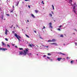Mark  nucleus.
<instances>
[{"label": "nucleus", "mask_w": 77, "mask_h": 77, "mask_svg": "<svg viewBox=\"0 0 77 77\" xmlns=\"http://www.w3.org/2000/svg\"><path fill=\"white\" fill-rule=\"evenodd\" d=\"M40 47H41V46Z\"/></svg>", "instance_id": "nucleus-60"}, {"label": "nucleus", "mask_w": 77, "mask_h": 77, "mask_svg": "<svg viewBox=\"0 0 77 77\" xmlns=\"http://www.w3.org/2000/svg\"><path fill=\"white\" fill-rule=\"evenodd\" d=\"M27 22H29V20H27Z\"/></svg>", "instance_id": "nucleus-49"}, {"label": "nucleus", "mask_w": 77, "mask_h": 77, "mask_svg": "<svg viewBox=\"0 0 77 77\" xmlns=\"http://www.w3.org/2000/svg\"><path fill=\"white\" fill-rule=\"evenodd\" d=\"M56 41V40H55V39H52V42H55V41Z\"/></svg>", "instance_id": "nucleus-9"}, {"label": "nucleus", "mask_w": 77, "mask_h": 77, "mask_svg": "<svg viewBox=\"0 0 77 77\" xmlns=\"http://www.w3.org/2000/svg\"><path fill=\"white\" fill-rule=\"evenodd\" d=\"M14 36H15V37H16L18 39L19 41H20V38H21V37H20V36H19L18 35H17V34L15 33L14 34Z\"/></svg>", "instance_id": "nucleus-2"}, {"label": "nucleus", "mask_w": 77, "mask_h": 77, "mask_svg": "<svg viewBox=\"0 0 77 77\" xmlns=\"http://www.w3.org/2000/svg\"><path fill=\"white\" fill-rule=\"evenodd\" d=\"M64 59H65V58H64Z\"/></svg>", "instance_id": "nucleus-62"}, {"label": "nucleus", "mask_w": 77, "mask_h": 77, "mask_svg": "<svg viewBox=\"0 0 77 77\" xmlns=\"http://www.w3.org/2000/svg\"><path fill=\"white\" fill-rule=\"evenodd\" d=\"M49 27L50 28H51V29H52V28H53V27L52 26H51L52 23H49Z\"/></svg>", "instance_id": "nucleus-4"}, {"label": "nucleus", "mask_w": 77, "mask_h": 77, "mask_svg": "<svg viewBox=\"0 0 77 77\" xmlns=\"http://www.w3.org/2000/svg\"><path fill=\"white\" fill-rule=\"evenodd\" d=\"M37 56H38V54H37Z\"/></svg>", "instance_id": "nucleus-57"}, {"label": "nucleus", "mask_w": 77, "mask_h": 77, "mask_svg": "<svg viewBox=\"0 0 77 77\" xmlns=\"http://www.w3.org/2000/svg\"><path fill=\"white\" fill-rule=\"evenodd\" d=\"M45 47H47V48H48V46H45Z\"/></svg>", "instance_id": "nucleus-44"}, {"label": "nucleus", "mask_w": 77, "mask_h": 77, "mask_svg": "<svg viewBox=\"0 0 77 77\" xmlns=\"http://www.w3.org/2000/svg\"><path fill=\"white\" fill-rule=\"evenodd\" d=\"M32 45V46H33V47L35 46L34 45Z\"/></svg>", "instance_id": "nucleus-50"}, {"label": "nucleus", "mask_w": 77, "mask_h": 77, "mask_svg": "<svg viewBox=\"0 0 77 77\" xmlns=\"http://www.w3.org/2000/svg\"><path fill=\"white\" fill-rule=\"evenodd\" d=\"M45 29V26H43V28H42V30H43V29Z\"/></svg>", "instance_id": "nucleus-22"}, {"label": "nucleus", "mask_w": 77, "mask_h": 77, "mask_svg": "<svg viewBox=\"0 0 77 77\" xmlns=\"http://www.w3.org/2000/svg\"><path fill=\"white\" fill-rule=\"evenodd\" d=\"M51 12L53 14H54V13L53 12V11H51Z\"/></svg>", "instance_id": "nucleus-47"}, {"label": "nucleus", "mask_w": 77, "mask_h": 77, "mask_svg": "<svg viewBox=\"0 0 77 77\" xmlns=\"http://www.w3.org/2000/svg\"><path fill=\"white\" fill-rule=\"evenodd\" d=\"M12 26H13V25H12V26H11V27H10V28H12Z\"/></svg>", "instance_id": "nucleus-45"}, {"label": "nucleus", "mask_w": 77, "mask_h": 77, "mask_svg": "<svg viewBox=\"0 0 77 77\" xmlns=\"http://www.w3.org/2000/svg\"><path fill=\"white\" fill-rule=\"evenodd\" d=\"M13 8H14V6H13Z\"/></svg>", "instance_id": "nucleus-51"}, {"label": "nucleus", "mask_w": 77, "mask_h": 77, "mask_svg": "<svg viewBox=\"0 0 77 77\" xmlns=\"http://www.w3.org/2000/svg\"><path fill=\"white\" fill-rule=\"evenodd\" d=\"M75 5H76V3L75 2L74 3L73 5L71 4V5L72 6H73Z\"/></svg>", "instance_id": "nucleus-10"}, {"label": "nucleus", "mask_w": 77, "mask_h": 77, "mask_svg": "<svg viewBox=\"0 0 77 77\" xmlns=\"http://www.w3.org/2000/svg\"><path fill=\"white\" fill-rule=\"evenodd\" d=\"M15 47L16 48H17V46H15Z\"/></svg>", "instance_id": "nucleus-48"}, {"label": "nucleus", "mask_w": 77, "mask_h": 77, "mask_svg": "<svg viewBox=\"0 0 77 77\" xmlns=\"http://www.w3.org/2000/svg\"><path fill=\"white\" fill-rule=\"evenodd\" d=\"M38 12H39V11H38L37 10H35V13H36V14H37V13H38Z\"/></svg>", "instance_id": "nucleus-12"}, {"label": "nucleus", "mask_w": 77, "mask_h": 77, "mask_svg": "<svg viewBox=\"0 0 77 77\" xmlns=\"http://www.w3.org/2000/svg\"><path fill=\"white\" fill-rule=\"evenodd\" d=\"M46 56H47V55H44L43 56V57H46Z\"/></svg>", "instance_id": "nucleus-35"}, {"label": "nucleus", "mask_w": 77, "mask_h": 77, "mask_svg": "<svg viewBox=\"0 0 77 77\" xmlns=\"http://www.w3.org/2000/svg\"><path fill=\"white\" fill-rule=\"evenodd\" d=\"M7 47H9V48H10V45L8 44L7 45Z\"/></svg>", "instance_id": "nucleus-21"}, {"label": "nucleus", "mask_w": 77, "mask_h": 77, "mask_svg": "<svg viewBox=\"0 0 77 77\" xmlns=\"http://www.w3.org/2000/svg\"><path fill=\"white\" fill-rule=\"evenodd\" d=\"M73 34H74V35H75V33H73Z\"/></svg>", "instance_id": "nucleus-56"}, {"label": "nucleus", "mask_w": 77, "mask_h": 77, "mask_svg": "<svg viewBox=\"0 0 77 77\" xmlns=\"http://www.w3.org/2000/svg\"><path fill=\"white\" fill-rule=\"evenodd\" d=\"M62 25H60V26L59 27L60 28V27H62Z\"/></svg>", "instance_id": "nucleus-39"}, {"label": "nucleus", "mask_w": 77, "mask_h": 77, "mask_svg": "<svg viewBox=\"0 0 77 77\" xmlns=\"http://www.w3.org/2000/svg\"><path fill=\"white\" fill-rule=\"evenodd\" d=\"M2 44L4 46H6V45L5 44V43H4V42H2Z\"/></svg>", "instance_id": "nucleus-7"}, {"label": "nucleus", "mask_w": 77, "mask_h": 77, "mask_svg": "<svg viewBox=\"0 0 77 77\" xmlns=\"http://www.w3.org/2000/svg\"><path fill=\"white\" fill-rule=\"evenodd\" d=\"M31 15L32 17H33V18H35V16H34L33 15V14H31Z\"/></svg>", "instance_id": "nucleus-13"}, {"label": "nucleus", "mask_w": 77, "mask_h": 77, "mask_svg": "<svg viewBox=\"0 0 77 77\" xmlns=\"http://www.w3.org/2000/svg\"><path fill=\"white\" fill-rule=\"evenodd\" d=\"M27 54H28V56H30V55H31V54H31V53H27Z\"/></svg>", "instance_id": "nucleus-11"}, {"label": "nucleus", "mask_w": 77, "mask_h": 77, "mask_svg": "<svg viewBox=\"0 0 77 77\" xmlns=\"http://www.w3.org/2000/svg\"><path fill=\"white\" fill-rule=\"evenodd\" d=\"M72 2V0H69V2H70V4H71H71H72L71 3V2Z\"/></svg>", "instance_id": "nucleus-15"}, {"label": "nucleus", "mask_w": 77, "mask_h": 77, "mask_svg": "<svg viewBox=\"0 0 77 77\" xmlns=\"http://www.w3.org/2000/svg\"><path fill=\"white\" fill-rule=\"evenodd\" d=\"M6 15H7V16H9V14H6Z\"/></svg>", "instance_id": "nucleus-37"}, {"label": "nucleus", "mask_w": 77, "mask_h": 77, "mask_svg": "<svg viewBox=\"0 0 77 77\" xmlns=\"http://www.w3.org/2000/svg\"><path fill=\"white\" fill-rule=\"evenodd\" d=\"M22 3H23V4H24V2H22Z\"/></svg>", "instance_id": "nucleus-52"}, {"label": "nucleus", "mask_w": 77, "mask_h": 77, "mask_svg": "<svg viewBox=\"0 0 77 77\" xmlns=\"http://www.w3.org/2000/svg\"><path fill=\"white\" fill-rule=\"evenodd\" d=\"M57 30H59L60 31L61 30L59 28Z\"/></svg>", "instance_id": "nucleus-36"}, {"label": "nucleus", "mask_w": 77, "mask_h": 77, "mask_svg": "<svg viewBox=\"0 0 77 77\" xmlns=\"http://www.w3.org/2000/svg\"><path fill=\"white\" fill-rule=\"evenodd\" d=\"M19 50H23V48H19Z\"/></svg>", "instance_id": "nucleus-25"}, {"label": "nucleus", "mask_w": 77, "mask_h": 77, "mask_svg": "<svg viewBox=\"0 0 77 77\" xmlns=\"http://www.w3.org/2000/svg\"><path fill=\"white\" fill-rule=\"evenodd\" d=\"M5 35H7V34H8V30L7 29H6L5 30Z\"/></svg>", "instance_id": "nucleus-8"}, {"label": "nucleus", "mask_w": 77, "mask_h": 77, "mask_svg": "<svg viewBox=\"0 0 77 77\" xmlns=\"http://www.w3.org/2000/svg\"><path fill=\"white\" fill-rule=\"evenodd\" d=\"M50 44H51V45H57V43H51Z\"/></svg>", "instance_id": "nucleus-6"}, {"label": "nucleus", "mask_w": 77, "mask_h": 77, "mask_svg": "<svg viewBox=\"0 0 77 77\" xmlns=\"http://www.w3.org/2000/svg\"><path fill=\"white\" fill-rule=\"evenodd\" d=\"M24 52H23L22 51H20V54L22 55V54H23L24 56H26L27 54V51H29L27 50V49H26L25 50L23 51Z\"/></svg>", "instance_id": "nucleus-1"}, {"label": "nucleus", "mask_w": 77, "mask_h": 77, "mask_svg": "<svg viewBox=\"0 0 77 77\" xmlns=\"http://www.w3.org/2000/svg\"><path fill=\"white\" fill-rule=\"evenodd\" d=\"M68 58H69V57H66V58H67V59H68Z\"/></svg>", "instance_id": "nucleus-54"}, {"label": "nucleus", "mask_w": 77, "mask_h": 77, "mask_svg": "<svg viewBox=\"0 0 77 77\" xmlns=\"http://www.w3.org/2000/svg\"><path fill=\"white\" fill-rule=\"evenodd\" d=\"M75 45H77V43H75Z\"/></svg>", "instance_id": "nucleus-40"}, {"label": "nucleus", "mask_w": 77, "mask_h": 77, "mask_svg": "<svg viewBox=\"0 0 77 77\" xmlns=\"http://www.w3.org/2000/svg\"><path fill=\"white\" fill-rule=\"evenodd\" d=\"M34 32L36 33V31H34Z\"/></svg>", "instance_id": "nucleus-42"}, {"label": "nucleus", "mask_w": 77, "mask_h": 77, "mask_svg": "<svg viewBox=\"0 0 77 77\" xmlns=\"http://www.w3.org/2000/svg\"><path fill=\"white\" fill-rule=\"evenodd\" d=\"M37 47H38V46H37Z\"/></svg>", "instance_id": "nucleus-64"}, {"label": "nucleus", "mask_w": 77, "mask_h": 77, "mask_svg": "<svg viewBox=\"0 0 77 77\" xmlns=\"http://www.w3.org/2000/svg\"><path fill=\"white\" fill-rule=\"evenodd\" d=\"M52 7L53 8V10H54V6H53V5H52Z\"/></svg>", "instance_id": "nucleus-23"}, {"label": "nucleus", "mask_w": 77, "mask_h": 77, "mask_svg": "<svg viewBox=\"0 0 77 77\" xmlns=\"http://www.w3.org/2000/svg\"><path fill=\"white\" fill-rule=\"evenodd\" d=\"M15 27H14V29H15Z\"/></svg>", "instance_id": "nucleus-55"}, {"label": "nucleus", "mask_w": 77, "mask_h": 77, "mask_svg": "<svg viewBox=\"0 0 77 77\" xmlns=\"http://www.w3.org/2000/svg\"><path fill=\"white\" fill-rule=\"evenodd\" d=\"M39 38H40V39H43L42 38V37H41V36H40Z\"/></svg>", "instance_id": "nucleus-33"}, {"label": "nucleus", "mask_w": 77, "mask_h": 77, "mask_svg": "<svg viewBox=\"0 0 77 77\" xmlns=\"http://www.w3.org/2000/svg\"><path fill=\"white\" fill-rule=\"evenodd\" d=\"M64 45H65V44H64Z\"/></svg>", "instance_id": "nucleus-61"}, {"label": "nucleus", "mask_w": 77, "mask_h": 77, "mask_svg": "<svg viewBox=\"0 0 77 77\" xmlns=\"http://www.w3.org/2000/svg\"><path fill=\"white\" fill-rule=\"evenodd\" d=\"M14 10H11V11H10V12L11 13H12V12H14Z\"/></svg>", "instance_id": "nucleus-19"}, {"label": "nucleus", "mask_w": 77, "mask_h": 77, "mask_svg": "<svg viewBox=\"0 0 77 77\" xmlns=\"http://www.w3.org/2000/svg\"><path fill=\"white\" fill-rule=\"evenodd\" d=\"M75 30H76V31H77V30L75 29Z\"/></svg>", "instance_id": "nucleus-58"}, {"label": "nucleus", "mask_w": 77, "mask_h": 77, "mask_svg": "<svg viewBox=\"0 0 77 77\" xmlns=\"http://www.w3.org/2000/svg\"><path fill=\"white\" fill-rule=\"evenodd\" d=\"M60 37H62V38H63V35H60Z\"/></svg>", "instance_id": "nucleus-18"}, {"label": "nucleus", "mask_w": 77, "mask_h": 77, "mask_svg": "<svg viewBox=\"0 0 77 77\" xmlns=\"http://www.w3.org/2000/svg\"><path fill=\"white\" fill-rule=\"evenodd\" d=\"M12 33H15V32L14 31H12Z\"/></svg>", "instance_id": "nucleus-43"}, {"label": "nucleus", "mask_w": 77, "mask_h": 77, "mask_svg": "<svg viewBox=\"0 0 77 77\" xmlns=\"http://www.w3.org/2000/svg\"><path fill=\"white\" fill-rule=\"evenodd\" d=\"M48 56H50V55H51V54L49 53H48Z\"/></svg>", "instance_id": "nucleus-24"}, {"label": "nucleus", "mask_w": 77, "mask_h": 77, "mask_svg": "<svg viewBox=\"0 0 77 77\" xmlns=\"http://www.w3.org/2000/svg\"><path fill=\"white\" fill-rule=\"evenodd\" d=\"M5 40H6V41H8V38H5Z\"/></svg>", "instance_id": "nucleus-26"}, {"label": "nucleus", "mask_w": 77, "mask_h": 77, "mask_svg": "<svg viewBox=\"0 0 77 77\" xmlns=\"http://www.w3.org/2000/svg\"><path fill=\"white\" fill-rule=\"evenodd\" d=\"M61 59H62V58L61 57L58 58L57 59V60H58V61H60Z\"/></svg>", "instance_id": "nucleus-5"}, {"label": "nucleus", "mask_w": 77, "mask_h": 77, "mask_svg": "<svg viewBox=\"0 0 77 77\" xmlns=\"http://www.w3.org/2000/svg\"><path fill=\"white\" fill-rule=\"evenodd\" d=\"M42 3L43 5H44L45 3L43 2V1H42Z\"/></svg>", "instance_id": "nucleus-28"}, {"label": "nucleus", "mask_w": 77, "mask_h": 77, "mask_svg": "<svg viewBox=\"0 0 77 77\" xmlns=\"http://www.w3.org/2000/svg\"><path fill=\"white\" fill-rule=\"evenodd\" d=\"M43 46H44L43 45Z\"/></svg>", "instance_id": "nucleus-63"}, {"label": "nucleus", "mask_w": 77, "mask_h": 77, "mask_svg": "<svg viewBox=\"0 0 77 77\" xmlns=\"http://www.w3.org/2000/svg\"><path fill=\"white\" fill-rule=\"evenodd\" d=\"M59 54H62V55H65V54H63L61 52L59 53Z\"/></svg>", "instance_id": "nucleus-14"}, {"label": "nucleus", "mask_w": 77, "mask_h": 77, "mask_svg": "<svg viewBox=\"0 0 77 77\" xmlns=\"http://www.w3.org/2000/svg\"><path fill=\"white\" fill-rule=\"evenodd\" d=\"M48 42H52V40H49L48 41Z\"/></svg>", "instance_id": "nucleus-17"}, {"label": "nucleus", "mask_w": 77, "mask_h": 77, "mask_svg": "<svg viewBox=\"0 0 77 77\" xmlns=\"http://www.w3.org/2000/svg\"><path fill=\"white\" fill-rule=\"evenodd\" d=\"M2 50V51H6V50H7L8 49H6V48H0V50Z\"/></svg>", "instance_id": "nucleus-3"}, {"label": "nucleus", "mask_w": 77, "mask_h": 77, "mask_svg": "<svg viewBox=\"0 0 77 77\" xmlns=\"http://www.w3.org/2000/svg\"><path fill=\"white\" fill-rule=\"evenodd\" d=\"M29 46L30 47H32V45L30 44H29Z\"/></svg>", "instance_id": "nucleus-31"}, {"label": "nucleus", "mask_w": 77, "mask_h": 77, "mask_svg": "<svg viewBox=\"0 0 77 77\" xmlns=\"http://www.w3.org/2000/svg\"><path fill=\"white\" fill-rule=\"evenodd\" d=\"M73 9H75V6H73Z\"/></svg>", "instance_id": "nucleus-30"}, {"label": "nucleus", "mask_w": 77, "mask_h": 77, "mask_svg": "<svg viewBox=\"0 0 77 77\" xmlns=\"http://www.w3.org/2000/svg\"><path fill=\"white\" fill-rule=\"evenodd\" d=\"M49 15L51 16V17H52V14H49Z\"/></svg>", "instance_id": "nucleus-29"}, {"label": "nucleus", "mask_w": 77, "mask_h": 77, "mask_svg": "<svg viewBox=\"0 0 77 77\" xmlns=\"http://www.w3.org/2000/svg\"><path fill=\"white\" fill-rule=\"evenodd\" d=\"M50 60H51V61H53V60H52V59H50Z\"/></svg>", "instance_id": "nucleus-46"}, {"label": "nucleus", "mask_w": 77, "mask_h": 77, "mask_svg": "<svg viewBox=\"0 0 77 77\" xmlns=\"http://www.w3.org/2000/svg\"><path fill=\"white\" fill-rule=\"evenodd\" d=\"M73 12H74V13H75V14H76V12H75V10H73Z\"/></svg>", "instance_id": "nucleus-27"}, {"label": "nucleus", "mask_w": 77, "mask_h": 77, "mask_svg": "<svg viewBox=\"0 0 77 77\" xmlns=\"http://www.w3.org/2000/svg\"><path fill=\"white\" fill-rule=\"evenodd\" d=\"M47 58L49 59H50V57H47Z\"/></svg>", "instance_id": "nucleus-32"}, {"label": "nucleus", "mask_w": 77, "mask_h": 77, "mask_svg": "<svg viewBox=\"0 0 77 77\" xmlns=\"http://www.w3.org/2000/svg\"><path fill=\"white\" fill-rule=\"evenodd\" d=\"M1 11V8L0 7V12Z\"/></svg>", "instance_id": "nucleus-53"}, {"label": "nucleus", "mask_w": 77, "mask_h": 77, "mask_svg": "<svg viewBox=\"0 0 77 77\" xmlns=\"http://www.w3.org/2000/svg\"><path fill=\"white\" fill-rule=\"evenodd\" d=\"M73 62H74L72 60V61H71L70 63H72H72H73Z\"/></svg>", "instance_id": "nucleus-20"}, {"label": "nucleus", "mask_w": 77, "mask_h": 77, "mask_svg": "<svg viewBox=\"0 0 77 77\" xmlns=\"http://www.w3.org/2000/svg\"><path fill=\"white\" fill-rule=\"evenodd\" d=\"M76 62H77V60H76Z\"/></svg>", "instance_id": "nucleus-59"}, {"label": "nucleus", "mask_w": 77, "mask_h": 77, "mask_svg": "<svg viewBox=\"0 0 77 77\" xmlns=\"http://www.w3.org/2000/svg\"><path fill=\"white\" fill-rule=\"evenodd\" d=\"M18 4H19V2H17V4L16 5V6H17V5H18Z\"/></svg>", "instance_id": "nucleus-34"}, {"label": "nucleus", "mask_w": 77, "mask_h": 77, "mask_svg": "<svg viewBox=\"0 0 77 77\" xmlns=\"http://www.w3.org/2000/svg\"><path fill=\"white\" fill-rule=\"evenodd\" d=\"M28 7L29 8H30V6L28 5Z\"/></svg>", "instance_id": "nucleus-38"}, {"label": "nucleus", "mask_w": 77, "mask_h": 77, "mask_svg": "<svg viewBox=\"0 0 77 77\" xmlns=\"http://www.w3.org/2000/svg\"><path fill=\"white\" fill-rule=\"evenodd\" d=\"M25 35H26V37H27V38H30V37H29V36H28V35H27L26 34Z\"/></svg>", "instance_id": "nucleus-16"}, {"label": "nucleus", "mask_w": 77, "mask_h": 77, "mask_svg": "<svg viewBox=\"0 0 77 77\" xmlns=\"http://www.w3.org/2000/svg\"><path fill=\"white\" fill-rule=\"evenodd\" d=\"M25 2H28V0H25Z\"/></svg>", "instance_id": "nucleus-41"}]
</instances>
